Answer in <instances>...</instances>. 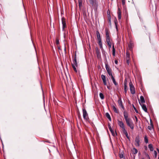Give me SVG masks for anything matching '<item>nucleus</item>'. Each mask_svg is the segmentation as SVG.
I'll use <instances>...</instances> for the list:
<instances>
[{"label": "nucleus", "mask_w": 159, "mask_h": 159, "mask_svg": "<svg viewBox=\"0 0 159 159\" xmlns=\"http://www.w3.org/2000/svg\"><path fill=\"white\" fill-rule=\"evenodd\" d=\"M75 58H76V52H75V56H74V57H75Z\"/></svg>", "instance_id": "obj_51"}, {"label": "nucleus", "mask_w": 159, "mask_h": 159, "mask_svg": "<svg viewBox=\"0 0 159 159\" xmlns=\"http://www.w3.org/2000/svg\"><path fill=\"white\" fill-rule=\"evenodd\" d=\"M79 6L80 8L82 6V0H78Z\"/></svg>", "instance_id": "obj_27"}, {"label": "nucleus", "mask_w": 159, "mask_h": 159, "mask_svg": "<svg viewBox=\"0 0 159 159\" xmlns=\"http://www.w3.org/2000/svg\"><path fill=\"white\" fill-rule=\"evenodd\" d=\"M96 52L97 55V57L98 58H101V55L100 50L99 49L98 47H96L95 48Z\"/></svg>", "instance_id": "obj_10"}, {"label": "nucleus", "mask_w": 159, "mask_h": 159, "mask_svg": "<svg viewBox=\"0 0 159 159\" xmlns=\"http://www.w3.org/2000/svg\"><path fill=\"white\" fill-rule=\"evenodd\" d=\"M115 23L116 26V28L117 29V20L116 19V20H115Z\"/></svg>", "instance_id": "obj_41"}, {"label": "nucleus", "mask_w": 159, "mask_h": 159, "mask_svg": "<svg viewBox=\"0 0 159 159\" xmlns=\"http://www.w3.org/2000/svg\"><path fill=\"white\" fill-rule=\"evenodd\" d=\"M124 116L127 125L129 126L131 129H133L134 127L133 124L131 119L128 117V114L127 112L125 111L124 112Z\"/></svg>", "instance_id": "obj_1"}, {"label": "nucleus", "mask_w": 159, "mask_h": 159, "mask_svg": "<svg viewBox=\"0 0 159 159\" xmlns=\"http://www.w3.org/2000/svg\"><path fill=\"white\" fill-rule=\"evenodd\" d=\"M144 142L146 143H147L148 142V139L147 136H145L144 138Z\"/></svg>", "instance_id": "obj_31"}, {"label": "nucleus", "mask_w": 159, "mask_h": 159, "mask_svg": "<svg viewBox=\"0 0 159 159\" xmlns=\"http://www.w3.org/2000/svg\"><path fill=\"white\" fill-rule=\"evenodd\" d=\"M125 136H126V137H127V138L129 140H130V138H129V136L128 135V133H126V134H125Z\"/></svg>", "instance_id": "obj_43"}, {"label": "nucleus", "mask_w": 159, "mask_h": 159, "mask_svg": "<svg viewBox=\"0 0 159 159\" xmlns=\"http://www.w3.org/2000/svg\"><path fill=\"white\" fill-rule=\"evenodd\" d=\"M130 90L132 94H134L135 93V88L132 82L130 81L129 83Z\"/></svg>", "instance_id": "obj_4"}, {"label": "nucleus", "mask_w": 159, "mask_h": 159, "mask_svg": "<svg viewBox=\"0 0 159 159\" xmlns=\"http://www.w3.org/2000/svg\"><path fill=\"white\" fill-rule=\"evenodd\" d=\"M141 159H144V158H142Z\"/></svg>", "instance_id": "obj_56"}, {"label": "nucleus", "mask_w": 159, "mask_h": 159, "mask_svg": "<svg viewBox=\"0 0 159 159\" xmlns=\"http://www.w3.org/2000/svg\"><path fill=\"white\" fill-rule=\"evenodd\" d=\"M158 159H159V157H158Z\"/></svg>", "instance_id": "obj_58"}, {"label": "nucleus", "mask_w": 159, "mask_h": 159, "mask_svg": "<svg viewBox=\"0 0 159 159\" xmlns=\"http://www.w3.org/2000/svg\"><path fill=\"white\" fill-rule=\"evenodd\" d=\"M101 78L103 81L106 80V76L104 75H101Z\"/></svg>", "instance_id": "obj_29"}, {"label": "nucleus", "mask_w": 159, "mask_h": 159, "mask_svg": "<svg viewBox=\"0 0 159 159\" xmlns=\"http://www.w3.org/2000/svg\"><path fill=\"white\" fill-rule=\"evenodd\" d=\"M122 131L124 134H126V133H127V131L125 129V127L122 128Z\"/></svg>", "instance_id": "obj_34"}, {"label": "nucleus", "mask_w": 159, "mask_h": 159, "mask_svg": "<svg viewBox=\"0 0 159 159\" xmlns=\"http://www.w3.org/2000/svg\"><path fill=\"white\" fill-rule=\"evenodd\" d=\"M106 42L107 43V44L108 45L109 48H111V47L112 43L111 41H112V39L109 40H106Z\"/></svg>", "instance_id": "obj_16"}, {"label": "nucleus", "mask_w": 159, "mask_h": 159, "mask_svg": "<svg viewBox=\"0 0 159 159\" xmlns=\"http://www.w3.org/2000/svg\"><path fill=\"white\" fill-rule=\"evenodd\" d=\"M118 102L119 106L123 110L125 109V108L123 105L122 102L121 97H119V99L118 100Z\"/></svg>", "instance_id": "obj_9"}, {"label": "nucleus", "mask_w": 159, "mask_h": 159, "mask_svg": "<svg viewBox=\"0 0 159 159\" xmlns=\"http://www.w3.org/2000/svg\"><path fill=\"white\" fill-rule=\"evenodd\" d=\"M154 155L155 157L156 158L157 156V153L156 151H155V150L154 151Z\"/></svg>", "instance_id": "obj_42"}, {"label": "nucleus", "mask_w": 159, "mask_h": 159, "mask_svg": "<svg viewBox=\"0 0 159 159\" xmlns=\"http://www.w3.org/2000/svg\"><path fill=\"white\" fill-rule=\"evenodd\" d=\"M152 126H148V129L150 130H151L152 129Z\"/></svg>", "instance_id": "obj_44"}, {"label": "nucleus", "mask_w": 159, "mask_h": 159, "mask_svg": "<svg viewBox=\"0 0 159 159\" xmlns=\"http://www.w3.org/2000/svg\"><path fill=\"white\" fill-rule=\"evenodd\" d=\"M89 3L92 5V6H93L96 3V0H88Z\"/></svg>", "instance_id": "obj_20"}, {"label": "nucleus", "mask_w": 159, "mask_h": 159, "mask_svg": "<svg viewBox=\"0 0 159 159\" xmlns=\"http://www.w3.org/2000/svg\"><path fill=\"white\" fill-rule=\"evenodd\" d=\"M145 155H146V156L147 157L148 159H150V157L148 153H146L145 154Z\"/></svg>", "instance_id": "obj_45"}, {"label": "nucleus", "mask_w": 159, "mask_h": 159, "mask_svg": "<svg viewBox=\"0 0 159 159\" xmlns=\"http://www.w3.org/2000/svg\"><path fill=\"white\" fill-rule=\"evenodd\" d=\"M99 96L102 99H104V96L102 93H99Z\"/></svg>", "instance_id": "obj_32"}, {"label": "nucleus", "mask_w": 159, "mask_h": 159, "mask_svg": "<svg viewBox=\"0 0 159 159\" xmlns=\"http://www.w3.org/2000/svg\"><path fill=\"white\" fill-rule=\"evenodd\" d=\"M135 119H136V121L137 122L138 120V118L136 116H135Z\"/></svg>", "instance_id": "obj_50"}, {"label": "nucleus", "mask_w": 159, "mask_h": 159, "mask_svg": "<svg viewBox=\"0 0 159 159\" xmlns=\"http://www.w3.org/2000/svg\"><path fill=\"white\" fill-rule=\"evenodd\" d=\"M105 32L106 35V40H111V39L110 37V33L109 29L107 28H105Z\"/></svg>", "instance_id": "obj_3"}, {"label": "nucleus", "mask_w": 159, "mask_h": 159, "mask_svg": "<svg viewBox=\"0 0 159 159\" xmlns=\"http://www.w3.org/2000/svg\"><path fill=\"white\" fill-rule=\"evenodd\" d=\"M110 76L111 77V79L112 80L113 82V83L114 84H115V85L116 86L117 85H118V84L116 82V81L115 80V79L114 78V77L113 75H112V76Z\"/></svg>", "instance_id": "obj_17"}, {"label": "nucleus", "mask_w": 159, "mask_h": 159, "mask_svg": "<svg viewBox=\"0 0 159 159\" xmlns=\"http://www.w3.org/2000/svg\"><path fill=\"white\" fill-rule=\"evenodd\" d=\"M105 67L107 72L110 76H112V70L107 64H105Z\"/></svg>", "instance_id": "obj_6"}, {"label": "nucleus", "mask_w": 159, "mask_h": 159, "mask_svg": "<svg viewBox=\"0 0 159 159\" xmlns=\"http://www.w3.org/2000/svg\"><path fill=\"white\" fill-rule=\"evenodd\" d=\"M112 55L113 56H115V53L116 52L115 49L114 48V44H113L112 45Z\"/></svg>", "instance_id": "obj_22"}, {"label": "nucleus", "mask_w": 159, "mask_h": 159, "mask_svg": "<svg viewBox=\"0 0 159 159\" xmlns=\"http://www.w3.org/2000/svg\"><path fill=\"white\" fill-rule=\"evenodd\" d=\"M96 34L97 39L101 38L100 33L98 30L96 31Z\"/></svg>", "instance_id": "obj_30"}, {"label": "nucleus", "mask_w": 159, "mask_h": 159, "mask_svg": "<svg viewBox=\"0 0 159 159\" xmlns=\"http://www.w3.org/2000/svg\"><path fill=\"white\" fill-rule=\"evenodd\" d=\"M82 111L83 112V117L84 119L86 120H88L89 118L87 111L85 108H83Z\"/></svg>", "instance_id": "obj_5"}, {"label": "nucleus", "mask_w": 159, "mask_h": 159, "mask_svg": "<svg viewBox=\"0 0 159 159\" xmlns=\"http://www.w3.org/2000/svg\"><path fill=\"white\" fill-rule=\"evenodd\" d=\"M61 21L62 24V30H64L65 28L66 27V19L64 17L62 18Z\"/></svg>", "instance_id": "obj_8"}, {"label": "nucleus", "mask_w": 159, "mask_h": 159, "mask_svg": "<svg viewBox=\"0 0 159 159\" xmlns=\"http://www.w3.org/2000/svg\"><path fill=\"white\" fill-rule=\"evenodd\" d=\"M140 101H139V102H140V103H144L145 102V100L143 97V96H141L140 97Z\"/></svg>", "instance_id": "obj_18"}, {"label": "nucleus", "mask_w": 159, "mask_h": 159, "mask_svg": "<svg viewBox=\"0 0 159 159\" xmlns=\"http://www.w3.org/2000/svg\"><path fill=\"white\" fill-rule=\"evenodd\" d=\"M122 2V5L123 6V7H125V0H121Z\"/></svg>", "instance_id": "obj_37"}, {"label": "nucleus", "mask_w": 159, "mask_h": 159, "mask_svg": "<svg viewBox=\"0 0 159 159\" xmlns=\"http://www.w3.org/2000/svg\"><path fill=\"white\" fill-rule=\"evenodd\" d=\"M73 58V63H71L72 67L74 71L77 73L78 72H79V70L78 69V64L77 62V58L75 57Z\"/></svg>", "instance_id": "obj_2"}, {"label": "nucleus", "mask_w": 159, "mask_h": 159, "mask_svg": "<svg viewBox=\"0 0 159 159\" xmlns=\"http://www.w3.org/2000/svg\"><path fill=\"white\" fill-rule=\"evenodd\" d=\"M126 59H130V54L128 52H127L126 53Z\"/></svg>", "instance_id": "obj_26"}, {"label": "nucleus", "mask_w": 159, "mask_h": 159, "mask_svg": "<svg viewBox=\"0 0 159 159\" xmlns=\"http://www.w3.org/2000/svg\"><path fill=\"white\" fill-rule=\"evenodd\" d=\"M129 48L130 50H132L134 46V44L131 41H130L129 44Z\"/></svg>", "instance_id": "obj_15"}, {"label": "nucleus", "mask_w": 159, "mask_h": 159, "mask_svg": "<svg viewBox=\"0 0 159 159\" xmlns=\"http://www.w3.org/2000/svg\"><path fill=\"white\" fill-rule=\"evenodd\" d=\"M106 117L110 121H111V117L110 116L108 113L107 112L106 113Z\"/></svg>", "instance_id": "obj_25"}, {"label": "nucleus", "mask_w": 159, "mask_h": 159, "mask_svg": "<svg viewBox=\"0 0 159 159\" xmlns=\"http://www.w3.org/2000/svg\"><path fill=\"white\" fill-rule=\"evenodd\" d=\"M122 131L124 134H126V133H127V131L125 129V127L122 128Z\"/></svg>", "instance_id": "obj_36"}, {"label": "nucleus", "mask_w": 159, "mask_h": 159, "mask_svg": "<svg viewBox=\"0 0 159 159\" xmlns=\"http://www.w3.org/2000/svg\"><path fill=\"white\" fill-rule=\"evenodd\" d=\"M107 88H108V89H110V87L109 86H107Z\"/></svg>", "instance_id": "obj_53"}, {"label": "nucleus", "mask_w": 159, "mask_h": 159, "mask_svg": "<svg viewBox=\"0 0 159 159\" xmlns=\"http://www.w3.org/2000/svg\"><path fill=\"white\" fill-rule=\"evenodd\" d=\"M157 151H158V152H159V149H158V148H157Z\"/></svg>", "instance_id": "obj_55"}, {"label": "nucleus", "mask_w": 159, "mask_h": 159, "mask_svg": "<svg viewBox=\"0 0 159 159\" xmlns=\"http://www.w3.org/2000/svg\"><path fill=\"white\" fill-rule=\"evenodd\" d=\"M126 63L128 65H129V64L130 63V59H126Z\"/></svg>", "instance_id": "obj_40"}, {"label": "nucleus", "mask_w": 159, "mask_h": 159, "mask_svg": "<svg viewBox=\"0 0 159 159\" xmlns=\"http://www.w3.org/2000/svg\"><path fill=\"white\" fill-rule=\"evenodd\" d=\"M118 122V125L121 128H122L125 127L124 124L122 121L119 120Z\"/></svg>", "instance_id": "obj_14"}, {"label": "nucleus", "mask_w": 159, "mask_h": 159, "mask_svg": "<svg viewBox=\"0 0 159 159\" xmlns=\"http://www.w3.org/2000/svg\"><path fill=\"white\" fill-rule=\"evenodd\" d=\"M135 145L136 147H139V146L140 144V139H139V136H137L135 139Z\"/></svg>", "instance_id": "obj_7"}, {"label": "nucleus", "mask_w": 159, "mask_h": 159, "mask_svg": "<svg viewBox=\"0 0 159 159\" xmlns=\"http://www.w3.org/2000/svg\"><path fill=\"white\" fill-rule=\"evenodd\" d=\"M133 107L134 109V110L135 111V112L137 113H138V111L136 109V108H135V107H134V105L133 104H132Z\"/></svg>", "instance_id": "obj_39"}, {"label": "nucleus", "mask_w": 159, "mask_h": 159, "mask_svg": "<svg viewBox=\"0 0 159 159\" xmlns=\"http://www.w3.org/2000/svg\"><path fill=\"white\" fill-rule=\"evenodd\" d=\"M124 92L125 94H126L127 92V84L126 83H124Z\"/></svg>", "instance_id": "obj_24"}, {"label": "nucleus", "mask_w": 159, "mask_h": 159, "mask_svg": "<svg viewBox=\"0 0 159 159\" xmlns=\"http://www.w3.org/2000/svg\"><path fill=\"white\" fill-rule=\"evenodd\" d=\"M112 108L113 110L115 112L117 113H118V110L117 109V108L114 106H112Z\"/></svg>", "instance_id": "obj_23"}, {"label": "nucleus", "mask_w": 159, "mask_h": 159, "mask_svg": "<svg viewBox=\"0 0 159 159\" xmlns=\"http://www.w3.org/2000/svg\"><path fill=\"white\" fill-rule=\"evenodd\" d=\"M139 104L141 106L142 108L143 109L145 112H147V108L146 106L145 105L143 104H141L139 102Z\"/></svg>", "instance_id": "obj_13"}, {"label": "nucleus", "mask_w": 159, "mask_h": 159, "mask_svg": "<svg viewBox=\"0 0 159 159\" xmlns=\"http://www.w3.org/2000/svg\"><path fill=\"white\" fill-rule=\"evenodd\" d=\"M98 42H101V38H100L99 39L98 38Z\"/></svg>", "instance_id": "obj_49"}, {"label": "nucleus", "mask_w": 159, "mask_h": 159, "mask_svg": "<svg viewBox=\"0 0 159 159\" xmlns=\"http://www.w3.org/2000/svg\"><path fill=\"white\" fill-rule=\"evenodd\" d=\"M122 131L124 134H126V133H127V131L125 129V127L122 128Z\"/></svg>", "instance_id": "obj_35"}, {"label": "nucleus", "mask_w": 159, "mask_h": 159, "mask_svg": "<svg viewBox=\"0 0 159 159\" xmlns=\"http://www.w3.org/2000/svg\"><path fill=\"white\" fill-rule=\"evenodd\" d=\"M56 43L57 45H58L59 44V40L58 38H57L56 41Z\"/></svg>", "instance_id": "obj_38"}, {"label": "nucleus", "mask_w": 159, "mask_h": 159, "mask_svg": "<svg viewBox=\"0 0 159 159\" xmlns=\"http://www.w3.org/2000/svg\"><path fill=\"white\" fill-rule=\"evenodd\" d=\"M131 151L133 154H136L138 152V150L135 148H134Z\"/></svg>", "instance_id": "obj_19"}, {"label": "nucleus", "mask_w": 159, "mask_h": 159, "mask_svg": "<svg viewBox=\"0 0 159 159\" xmlns=\"http://www.w3.org/2000/svg\"><path fill=\"white\" fill-rule=\"evenodd\" d=\"M98 44H99L100 48L102 50L103 49V47H102V42H98Z\"/></svg>", "instance_id": "obj_28"}, {"label": "nucleus", "mask_w": 159, "mask_h": 159, "mask_svg": "<svg viewBox=\"0 0 159 159\" xmlns=\"http://www.w3.org/2000/svg\"><path fill=\"white\" fill-rule=\"evenodd\" d=\"M119 156L120 158H121L123 157V155L122 154H119Z\"/></svg>", "instance_id": "obj_46"}, {"label": "nucleus", "mask_w": 159, "mask_h": 159, "mask_svg": "<svg viewBox=\"0 0 159 159\" xmlns=\"http://www.w3.org/2000/svg\"><path fill=\"white\" fill-rule=\"evenodd\" d=\"M111 1H112L113 0H111Z\"/></svg>", "instance_id": "obj_57"}, {"label": "nucleus", "mask_w": 159, "mask_h": 159, "mask_svg": "<svg viewBox=\"0 0 159 159\" xmlns=\"http://www.w3.org/2000/svg\"><path fill=\"white\" fill-rule=\"evenodd\" d=\"M103 84L105 85H107V83L106 80L103 81Z\"/></svg>", "instance_id": "obj_47"}, {"label": "nucleus", "mask_w": 159, "mask_h": 159, "mask_svg": "<svg viewBox=\"0 0 159 159\" xmlns=\"http://www.w3.org/2000/svg\"><path fill=\"white\" fill-rule=\"evenodd\" d=\"M108 127L110 131L112 134V135L114 136L115 133L114 132V129L112 128L111 127V125L109 123H108Z\"/></svg>", "instance_id": "obj_11"}, {"label": "nucleus", "mask_w": 159, "mask_h": 159, "mask_svg": "<svg viewBox=\"0 0 159 159\" xmlns=\"http://www.w3.org/2000/svg\"><path fill=\"white\" fill-rule=\"evenodd\" d=\"M108 22L111 24V16L110 14L108 15Z\"/></svg>", "instance_id": "obj_33"}, {"label": "nucleus", "mask_w": 159, "mask_h": 159, "mask_svg": "<svg viewBox=\"0 0 159 159\" xmlns=\"http://www.w3.org/2000/svg\"><path fill=\"white\" fill-rule=\"evenodd\" d=\"M144 147L145 148V149H146V150H147V147L146 146H144Z\"/></svg>", "instance_id": "obj_52"}, {"label": "nucleus", "mask_w": 159, "mask_h": 159, "mask_svg": "<svg viewBox=\"0 0 159 159\" xmlns=\"http://www.w3.org/2000/svg\"><path fill=\"white\" fill-rule=\"evenodd\" d=\"M115 63L116 64H118V61L117 60H116L115 61Z\"/></svg>", "instance_id": "obj_48"}, {"label": "nucleus", "mask_w": 159, "mask_h": 159, "mask_svg": "<svg viewBox=\"0 0 159 159\" xmlns=\"http://www.w3.org/2000/svg\"><path fill=\"white\" fill-rule=\"evenodd\" d=\"M117 14L118 18L119 20L121 19V11L120 9L119 8H118Z\"/></svg>", "instance_id": "obj_12"}, {"label": "nucleus", "mask_w": 159, "mask_h": 159, "mask_svg": "<svg viewBox=\"0 0 159 159\" xmlns=\"http://www.w3.org/2000/svg\"><path fill=\"white\" fill-rule=\"evenodd\" d=\"M157 151H158V152H159V149H158V148H157Z\"/></svg>", "instance_id": "obj_54"}, {"label": "nucleus", "mask_w": 159, "mask_h": 159, "mask_svg": "<svg viewBox=\"0 0 159 159\" xmlns=\"http://www.w3.org/2000/svg\"><path fill=\"white\" fill-rule=\"evenodd\" d=\"M148 147L151 151H153L154 148L152 144H149L148 145Z\"/></svg>", "instance_id": "obj_21"}]
</instances>
